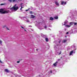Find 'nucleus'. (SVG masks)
I'll list each match as a JSON object with an SVG mask.
<instances>
[{
    "label": "nucleus",
    "instance_id": "obj_1",
    "mask_svg": "<svg viewBox=\"0 0 77 77\" xmlns=\"http://www.w3.org/2000/svg\"><path fill=\"white\" fill-rule=\"evenodd\" d=\"M17 4H15L13 7L10 8V9L12 11H16L18 8V7L17 6H16Z\"/></svg>",
    "mask_w": 77,
    "mask_h": 77
},
{
    "label": "nucleus",
    "instance_id": "obj_2",
    "mask_svg": "<svg viewBox=\"0 0 77 77\" xmlns=\"http://www.w3.org/2000/svg\"><path fill=\"white\" fill-rule=\"evenodd\" d=\"M0 12H1V14H7L9 12V11H4V9H0Z\"/></svg>",
    "mask_w": 77,
    "mask_h": 77
},
{
    "label": "nucleus",
    "instance_id": "obj_3",
    "mask_svg": "<svg viewBox=\"0 0 77 77\" xmlns=\"http://www.w3.org/2000/svg\"><path fill=\"white\" fill-rule=\"evenodd\" d=\"M75 50H72L69 53V56H71V55H72L73 53H75Z\"/></svg>",
    "mask_w": 77,
    "mask_h": 77
},
{
    "label": "nucleus",
    "instance_id": "obj_4",
    "mask_svg": "<svg viewBox=\"0 0 77 77\" xmlns=\"http://www.w3.org/2000/svg\"><path fill=\"white\" fill-rule=\"evenodd\" d=\"M68 21L67 20H66L64 22V23H62V25H63V26H66V24H68Z\"/></svg>",
    "mask_w": 77,
    "mask_h": 77
},
{
    "label": "nucleus",
    "instance_id": "obj_5",
    "mask_svg": "<svg viewBox=\"0 0 77 77\" xmlns=\"http://www.w3.org/2000/svg\"><path fill=\"white\" fill-rule=\"evenodd\" d=\"M59 46L60 47H61V45H57V46L54 45V49H55V50H56V49H57V46L59 47Z\"/></svg>",
    "mask_w": 77,
    "mask_h": 77
},
{
    "label": "nucleus",
    "instance_id": "obj_6",
    "mask_svg": "<svg viewBox=\"0 0 77 77\" xmlns=\"http://www.w3.org/2000/svg\"><path fill=\"white\" fill-rule=\"evenodd\" d=\"M65 27H66V28H69V27H71V26L68 25H66L65 26Z\"/></svg>",
    "mask_w": 77,
    "mask_h": 77
},
{
    "label": "nucleus",
    "instance_id": "obj_7",
    "mask_svg": "<svg viewBox=\"0 0 77 77\" xmlns=\"http://www.w3.org/2000/svg\"><path fill=\"white\" fill-rule=\"evenodd\" d=\"M22 5H23V3H21L20 4V6H21V8H20V11H22V8H24V6H22Z\"/></svg>",
    "mask_w": 77,
    "mask_h": 77
},
{
    "label": "nucleus",
    "instance_id": "obj_8",
    "mask_svg": "<svg viewBox=\"0 0 77 77\" xmlns=\"http://www.w3.org/2000/svg\"><path fill=\"white\" fill-rule=\"evenodd\" d=\"M18 0L19 1H21L22 0H12V1L13 2H17Z\"/></svg>",
    "mask_w": 77,
    "mask_h": 77
},
{
    "label": "nucleus",
    "instance_id": "obj_9",
    "mask_svg": "<svg viewBox=\"0 0 77 77\" xmlns=\"http://www.w3.org/2000/svg\"><path fill=\"white\" fill-rule=\"evenodd\" d=\"M57 61L54 64H53L54 66H56L57 65Z\"/></svg>",
    "mask_w": 77,
    "mask_h": 77
},
{
    "label": "nucleus",
    "instance_id": "obj_10",
    "mask_svg": "<svg viewBox=\"0 0 77 77\" xmlns=\"http://www.w3.org/2000/svg\"><path fill=\"white\" fill-rule=\"evenodd\" d=\"M55 3L56 5H57V6H59V3L57 2H56Z\"/></svg>",
    "mask_w": 77,
    "mask_h": 77
},
{
    "label": "nucleus",
    "instance_id": "obj_11",
    "mask_svg": "<svg viewBox=\"0 0 77 77\" xmlns=\"http://www.w3.org/2000/svg\"><path fill=\"white\" fill-rule=\"evenodd\" d=\"M73 24H74V22H71L69 23V25L70 26V27Z\"/></svg>",
    "mask_w": 77,
    "mask_h": 77
},
{
    "label": "nucleus",
    "instance_id": "obj_12",
    "mask_svg": "<svg viewBox=\"0 0 77 77\" xmlns=\"http://www.w3.org/2000/svg\"><path fill=\"white\" fill-rule=\"evenodd\" d=\"M66 41H67V40L66 39L63 40L62 41V42L63 43H65L66 42Z\"/></svg>",
    "mask_w": 77,
    "mask_h": 77
},
{
    "label": "nucleus",
    "instance_id": "obj_13",
    "mask_svg": "<svg viewBox=\"0 0 77 77\" xmlns=\"http://www.w3.org/2000/svg\"><path fill=\"white\" fill-rule=\"evenodd\" d=\"M45 40L46 42H48V38H45Z\"/></svg>",
    "mask_w": 77,
    "mask_h": 77
},
{
    "label": "nucleus",
    "instance_id": "obj_14",
    "mask_svg": "<svg viewBox=\"0 0 77 77\" xmlns=\"http://www.w3.org/2000/svg\"><path fill=\"white\" fill-rule=\"evenodd\" d=\"M31 17L32 18H35V16L33 15H31Z\"/></svg>",
    "mask_w": 77,
    "mask_h": 77
},
{
    "label": "nucleus",
    "instance_id": "obj_15",
    "mask_svg": "<svg viewBox=\"0 0 77 77\" xmlns=\"http://www.w3.org/2000/svg\"><path fill=\"white\" fill-rule=\"evenodd\" d=\"M52 71L51 70H50V72H49L48 73H49V75H50V74L52 73Z\"/></svg>",
    "mask_w": 77,
    "mask_h": 77
},
{
    "label": "nucleus",
    "instance_id": "obj_16",
    "mask_svg": "<svg viewBox=\"0 0 77 77\" xmlns=\"http://www.w3.org/2000/svg\"><path fill=\"white\" fill-rule=\"evenodd\" d=\"M41 36H42V37H43V38H44V37L45 36V35H44V34H41Z\"/></svg>",
    "mask_w": 77,
    "mask_h": 77
},
{
    "label": "nucleus",
    "instance_id": "obj_17",
    "mask_svg": "<svg viewBox=\"0 0 77 77\" xmlns=\"http://www.w3.org/2000/svg\"><path fill=\"white\" fill-rule=\"evenodd\" d=\"M5 71L6 72H9V70L7 69H5Z\"/></svg>",
    "mask_w": 77,
    "mask_h": 77
},
{
    "label": "nucleus",
    "instance_id": "obj_18",
    "mask_svg": "<svg viewBox=\"0 0 77 77\" xmlns=\"http://www.w3.org/2000/svg\"><path fill=\"white\" fill-rule=\"evenodd\" d=\"M41 23H38L37 24V26H40V25H41Z\"/></svg>",
    "mask_w": 77,
    "mask_h": 77
},
{
    "label": "nucleus",
    "instance_id": "obj_19",
    "mask_svg": "<svg viewBox=\"0 0 77 77\" xmlns=\"http://www.w3.org/2000/svg\"><path fill=\"white\" fill-rule=\"evenodd\" d=\"M64 3V2L63 1H62L61 2V4L63 5Z\"/></svg>",
    "mask_w": 77,
    "mask_h": 77
},
{
    "label": "nucleus",
    "instance_id": "obj_20",
    "mask_svg": "<svg viewBox=\"0 0 77 77\" xmlns=\"http://www.w3.org/2000/svg\"><path fill=\"white\" fill-rule=\"evenodd\" d=\"M54 19L52 17H50V20H53Z\"/></svg>",
    "mask_w": 77,
    "mask_h": 77
},
{
    "label": "nucleus",
    "instance_id": "obj_21",
    "mask_svg": "<svg viewBox=\"0 0 77 77\" xmlns=\"http://www.w3.org/2000/svg\"><path fill=\"white\" fill-rule=\"evenodd\" d=\"M54 18L55 19H58V17L57 16L54 17Z\"/></svg>",
    "mask_w": 77,
    "mask_h": 77
},
{
    "label": "nucleus",
    "instance_id": "obj_22",
    "mask_svg": "<svg viewBox=\"0 0 77 77\" xmlns=\"http://www.w3.org/2000/svg\"><path fill=\"white\" fill-rule=\"evenodd\" d=\"M26 22H27V23H30V21L29 20H26Z\"/></svg>",
    "mask_w": 77,
    "mask_h": 77
},
{
    "label": "nucleus",
    "instance_id": "obj_23",
    "mask_svg": "<svg viewBox=\"0 0 77 77\" xmlns=\"http://www.w3.org/2000/svg\"><path fill=\"white\" fill-rule=\"evenodd\" d=\"M74 25L75 26V25H77V23H74Z\"/></svg>",
    "mask_w": 77,
    "mask_h": 77
},
{
    "label": "nucleus",
    "instance_id": "obj_24",
    "mask_svg": "<svg viewBox=\"0 0 77 77\" xmlns=\"http://www.w3.org/2000/svg\"><path fill=\"white\" fill-rule=\"evenodd\" d=\"M47 26H45V29L46 30L47 29Z\"/></svg>",
    "mask_w": 77,
    "mask_h": 77
},
{
    "label": "nucleus",
    "instance_id": "obj_25",
    "mask_svg": "<svg viewBox=\"0 0 77 77\" xmlns=\"http://www.w3.org/2000/svg\"><path fill=\"white\" fill-rule=\"evenodd\" d=\"M6 29L7 30H9V28H8V27L6 28Z\"/></svg>",
    "mask_w": 77,
    "mask_h": 77
},
{
    "label": "nucleus",
    "instance_id": "obj_26",
    "mask_svg": "<svg viewBox=\"0 0 77 77\" xmlns=\"http://www.w3.org/2000/svg\"><path fill=\"white\" fill-rule=\"evenodd\" d=\"M9 2L11 3L12 2V0H8Z\"/></svg>",
    "mask_w": 77,
    "mask_h": 77
},
{
    "label": "nucleus",
    "instance_id": "obj_27",
    "mask_svg": "<svg viewBox=\"0 0 77 77\" xmlns=\"http://www.w3.org/2000/svg\"><path fill=\"white\" fill-rule=\"evenodd\" d=\"M2 41L0 40V44L1 45H2Z\"/></svg>",
    "mask_w": 77,
    "mask_h": 77
},
{
    "label": "nucleus",
    "instance_id": "obj_28",
    "mask_svg": "<svg viewBox=\"0 0 77 77\" xmlns=\"http://www.w3.org/2000/svg\"><path fill=\"white\" fill-rule=\"evenodd\" d=\"M5 4H0V5H4Z\"/></svg>",
    "mask_w": 77,
    "mask_h": 77
},
{
    "label": "nucleus",
    "instance_id": "obj_29",
    "mask_svg": "<svg viewBox=\"0 0 77 77\" xmlns=\"http://www.w3.org/2000/svg\"><path fill=\"white\" fill-rule=\"evenodd\" d=\"M38 29H40V30H42V29H43V28H40L39 27L38 28Z\"/></svg>",
    "mask_w": 77,
    "mask_h": 77
},
{
    "label": "nucleus",
    "instance_id": "obj_30",
    "mask_svg": "<svg viewBox=\"0 0 77 77\" xmlns=\"http://www.w3.org/2000/svg\"><path fill=\"white\" fill-rule=\"evenodd\" d=\"M60 54H61V51H60V52L59 53V54H58V55H60Z\"/></svg>",
    "mask_w": 77,
    "mask_h": 77
},
{
    "label": "nucleus",
    "instance_id": "obj_31",
    "mask_svg": "<svg viewBox=\"0 0 77 77\" xmlns=\"http://www.w3.org/2000/svg\"><path fill=\"white\" fill-rule=\"evenodd\" d=\"M38 77H42V75H39Z\"/></svg>",
    "mask_w": 77,
    "mask_h": 77
},
{
    "label": "nucleus",
    "instance_id": "obj_32",
    "mask_svg": "<svg viewBox=\"0 0 77 77\" xmlns=\"http://www.w3.org/2000/svg\"><path fill=\"white\" fill-rule=\"evenodd\" d=\"M17 63H20V61H17Z\"/></svg>",
    "mask_w": 77,
    "mask_h": 77
},
{
    "label": "nucleus",
    "instance_id": "obj_33",
    "mask_svg": "<svg viewBox=\"0 0 77 77\" xmlns=\"http://www.w3.org/2000/svg\"><path fill=\"white\" fill-rule=\"evenodd\" d=\"M68 33H69V32H67L66 33V34L67 35V34H68Z\"/></svg>",
    "mask_w": 77,
    "mask_h": 77
},
{
    "label": "nucleus",
    "instance_id": "obj_34",
    "mask_svg": "<svg viewBox=\"0 0 77 77\" xmlns=\"http://www.w3.org/2000/svg\"><path fill=\"white\" fill-rule=\"evenodd\" d=\"M64 4L65 5H66V2H64Z\"/></svg>",
    "mask_w": 77,
    "mask_h": 77
},
{
    "label": "nucleus",
    "instance_id": "obj_35",
    "mask_svg": "<svg viewBox=\"0 0 77 77\" xmlns=\"http://www.w3.org/2000/svg\"><path fill=\"white\" fill-rule=\"evenodd\" d=\"M0 62H1L2 63V62L1 61V60H0Z\"/></svg>",
    "mask_w": 77,
    "mask_h": 77
},
{
    "label": "nucleus",
    "instance_id": "obj_36",
    "mask_svg": "<svg viewBox=\"0 0 77 77\" xmlns=\"http://www.w3.org/2000/svg\"><path fill=\"white\" fill-rule=\"evenodd\" d=\"M30 14H32V12L30 11Z\"/></svg>",
    "mask_w": 77,
    "mask_h": 77
},
{
    "label": "nucleus",
    "instance_id": "obj_37",
    "mask_svg": "<svg viewBox=\"0 0 77 77\" xmlns=\"http://www.w3.org/2000/svg\"><path fill=\"white\" fill-rule=\"evenodd\" d=\"M28 10H29V9L28 10H26V11H28Z\"/></svg>",
    "mask_w": 77,
    "mask_h": 77
},
{
    "label": "nucleus",
    "instance_id": "obj_38",
    "mask_svg": "<svg viewBox=\"0 0 77 77\" xmlns=\"http://www.w3.org/2000/svg\"><path fill=\"white\" fill-rule=\"evenodd\" d=\"M21 27L23 29H24V28L23 27H22V26H21Z\"/></svg>",
    "mask_w": 77,
    "mask_h": 77
},
{
    "label": "nucleus",
    "instance_id": "obj_39",
    "mask_svg": "<svg viewBox=\"0 0 77 77\" xmlns=\"http://www.w3.org/2000/svg\"><path fill=\"white\" fill-rule=\"evenodd\" d=\"M60 41H61V40H60V42H59V43H60Z\"/></svg>",
    "mask_w": 77,
    "mask_h": 77
},
{
    "label": "nucleus",
    "instance_id": "obj_40",
    "mask_svg": "<svg viewBox=\"0 0 77 77\" xmlns=\"http://www.w3.org/2000/svg\"><path fill=\"white\" fill-rule=\"evenodd\" d=\"M58 61H59V60H60V59H58Z\"/></svg>",
    "mask_w": 77,
    "mask_h": 77
},
{
    "label": "nucleus",
    "instance_id": "obj_41",
    "mask_svg": "<svg viewBox=\"0 0 77 77\" xmlns=\"http://www.w3.org/2000/svg\"><path fill=\"white\" fill-rule=\"evenodd\" d=\"M29 27H32V26H29Z\"/></svg>",
    "mask_w": 77,
    "mask_h": 77
},
{
    "label": "nucleus",
    "instance_id": "obj_42",
    "mask_svg": "<svg viewBox=\"0 0 77 77\" xmlns=\"http://www.w3.org/2000/svg\"><path fill=\"white\" fill-rule=\"evenodd\" d=\"M49 27H52V26H49Z\"/></svg>",
    "mask_w": 77,
    "mask_h": 77
},
{
    "label": "nucleus",
    "instance_id": "obj_43",
    "mask_svg": "<svg viewBox=\"0 0 77 77\" xmlns=\"http://www.w3.org/2000/svg\"><path fill=\"white\" fill-rule=\"evenodd\" d=\"M65 30H66V29H65Z\"/></svg>",
    "mask_w": 77,
    "mask_h": 77
},
{
    "label": "nucleus",
    "instance_id": "obj_44",
    "mask_svg": "<svg viewBox=\"0 0 77 77\" xmlns=\"http://www.w3.org/2000/svg\"><path fill=\"white\" fill-rule=\"evenodd\" d=\"M36 50L37 51H38V49H36Z\"/></svg>",
    "mask_w": 77,
    "mask_h": 77
},
{
    "label": "nucleus",
    "instance_id": "obj_45",
    "mask_svg": "<svg viewBox=\"0 0 77 77\" xmlns=\"http://www.w3.org/2000/svg\"><path fill=\"white\" fill-rule=\"evenodd\" d=\"M48 30H50V28H48Z\"/></svg>",
    "mask_w": 77,
    "mask_h": 77
},
{
    "label": "nucleus",
    "instance_id": "obj_46",
    "mask_svg": "<svg viewBox=\"0 0 77 77\" xmlns=\"http://www.w3.org/2000/svg\"><path fill=\"white\" fill-rule=\"evenodd\" d=\"M25 31H26V29H25Z\"/></svg>",
    "mask_w": 77,
    "mask_h": 77
},
{
    "label": "nucleus",
    "instance_id": "obj_47",
    "mask_svg": "<svg viewBox=\"0 0 77 77\" xmlns=\"http://www.w3.org/2000/svg\"><path fill=\"white\" fill-rule=\"evenodd\" d=\"M65 37H66V36Z\"/></svg>",
    "mask_w": 77,
    "mask_h": 77
},
{
    "label": "nucleus",
    "instance_id": "obj_48",
    "mask_svg": "<svg viewBox=\"0 0 77 77\" xmlns=\"http://www.w3.org/2000/svg\"><path fill=\"white\" fill-rule=\"evenodd\" d=\"M36 26H37V24H36Z\"/></svg>",
    "mask_w": 77,
    "mask_h": 77
}]
</instances>
